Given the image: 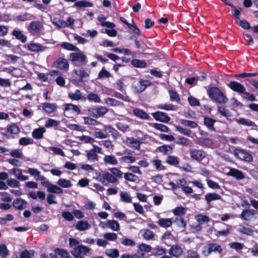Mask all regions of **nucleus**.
<instances>
[{
  "instance_id": "9",
  "label": "nucleus",
  "mask_w": 258,
  "mask_h": 258,
  "mask_svg": "<svg viewBox=\"0 0 258 258\" xmlns=\"http://www.w3.org/2000/svg\"><path fill=\"white\" fill-rule=\"evenodd\" d=\"M55 68L60 70L68 71L69 69L68 60L64 58L59 57L53 63Z\"/></svg>"
},
{
  "instance_id": "41",
  "label": "nucleus",
  "mask_w": 258,
  "mask_h": 258,
  "mask_svg": "<svg viewBox=\"0 0 258 258\" xmlns=\"http://www.w3.org/2000/svg\"><path fill=\"white\" fill-rule=\"evenodd\" d=\"M60 46L62 48L70 51H80V49L72 43L69 42H62Z\"/></svg>"
},
{
  "instance_id": "54",
  "label": "nucleus",
  "mask_w": 258,
  "mask_h": 258,
  "mask_svg": "<svg viewBox=\"0 0 258 258\" xmlns=\"http://www.w3.org/2000/svg\"><path fill=\"white\" fill-rule=\"evenodd\" d=\"M7 132L11 134L16 135L20 132V129L16 124L12 123L8 127Z\"/></svg>"
},
{
  "instance_id": "35",
  "label": "nucleus",
  "mask_w": 258,
  "mask_h": 258,
  "mask_svg": "<svg viewBox=\"0 0 258 258\" xmlns=\"http://www.w3.org/2000/svg\"><path fill=\"white\" fill-rule=\"evenodd\" d=\"M102 178L112 183L118 181L116 177H115L112 173H110L108 172H105L103 174Z\"/></svg>"
},
{
  "instance_id": "44",
  "label": "nucleus",
  "mask_w": 258,
  "mask_h": 258,
  "mask_svg": "<svg viewBox=\"0 0 258 258\" xmlns=\"http://www.w3.org/2000/svg\"><path fill=\"white\" fill-rule=\"evenodd\" d=\"M93 6V3L85 1H80L76 2L73 6L74 7L78 8L92 7Z\"/></svg>"
},
{
  "instance_id": "34",
  "label": "nucleus",
  "mask_w": 258,
  "mask_h": 258,
  "mask_svg": "<svg viewBox=\"0 0 258 258\" xmlns=\"http://www.w3.org/2000/svg\"><path fill=\"white\" fill-rule=\"evenodd\" d=\"M158 225L163 228H168L172 225V221L171 219L161 218L158 221Z\"/></svg>"
},
{
  "instance_id": "8",
  "label": "nucleus",
  "mask_w": 258,
  "mask_h": 258,
  "mask_svg": "<svg viewBox=\"0 0 258 258\" xmlns=\"http://www.w3.org/2000/svg\"><path fill=\"white\" fill-rule=\"evenodd\" d=\"M190 156L194 160L201 162L206 156V153L202 149H191L189 150Z\"/></svg>"
},
{
  "instance_id": "62",
  "label": "nucleus",
  "mask_w": 258,
  "mask_h": 258,
  "mask_svg": "<svg viewBox=\"0 0 258 258\" xmlns=\"http://www.w3.org/2000/svg\"><path fill=\"white\" fill-rule=\"evenodd\" d=\"M121 200L126 203L132 202V198L127 192H121L120 194Z\"/></svg>"
},
{
  "instance_id": "17",
  "label": "nucleus",
  "mask_w": 258,
  "mask_h": 258,
  "mask_svg": "<svg viewBox=\"0 0 258 258\" xmlns=\"http://www.w3.org/2000/svg\"><path fill=\"white\" fill-rule=\"evenodd\" d=\"M173 147L169 145H163L157 147L156 151L162 153L164 155L171 154L173 152Z\"/></svg>"
},
{
  "instance_id": "13",
  "label": "nucleus",
  "mask_w": 258,
  "mask_h": 258,
  "mask_svg": "<svg viewBox=\"0 0 258 258\" xmlns=\"http://www.w3.org/2000/svg\"><path fill=\"white\" fill-rule=\"evenodd\" d=\"M227 175L234 177L238 180H242L245 178L244 174L241 171L234 168H231Z\"/></svg>"
},
{
  "instance_id": "26",
  "label": "nucleus",
  "mask_w": 258,
  "mask_h": 258,
  "mask_svg": "<svg viewBox=\"0 0 258 258\" xmlns=\"http://www.w3.org/2000/svg\"><path fill=\"white\" fill-rule=\"evenodd\" d=\"M174 141L176 144L184 146H188L191 143V141L188 139L181 136H178L175 138Z\"/></svg>"
},
{
  "instance_id": "58",
  "label": "nucleus",
  "mask_w": 258,
  "mask_h": 258,
  "mask_svg": "<svg viewBox=\"0 0 258 258\" xmlns=\"http://www.w3.org/2000/svg\"><path fill=\"white\" fill-rule=\"evenodd\" d=\"M151 163L155 166L156 169L158 171L164 170L165 167L162 165V161L159 159H155L152 161Z\"/></svg>"
},
{
  "instance_id": "32",
  "label": "nucleus",
  "mask_w": 258,
  "mask_h": 258,
  "mask_svg": "<svg viewBox=\"0 0 258 258\" xmlns=\"http://www.w3.org/2000/svg\"><path fill=\"white\" fill-rule=\"evenodd\" d=\"M205 197L208 204L213 201L219 200L222 199L220 195L215 192L208 193L205 196Z\"/></svg>"
},
{
  "instance_id": "14",
  "label": "nucleus",
  "mask_w": 258,
  "mask_h": 258,
  "mask_svg": "<svg viewBox=\"0 0 258 258\" xmlns=\"http://www.w3.org/2000/svg\"><path fill=\"white\" fill-rule=\"evenodd\" d=\"M26 45L27 47H25L27 48L28 50L32 52H42L46 48V47L42 46L40 44L33 42L27 44Z\"/></svg>"
},
{
  "instance_id": "59",
  "label": "nucleus",
  "mask_w": 258,
  "mask_h": 258,
  "mask_svg": "<svg viewBox=\"0 0 258 258\" xmlns=\"http://www.w3.org/2000/svg\"><path fill=\"white\" fill-rule=\"evenodd\" d=\"M132 24H130L129 27H127L130 30H131L135 34L138 35H141V32L138 27V26L135 23L134 19H132Z\"/></svg>"
},
{
  "instance_id": "31",
  "label": "nucleus",
  "mask_w": 258,
  "mask_h": 258,
  "mask_svg": "<svg viewBox=\"0 0 258 258\" xmlns=\"http://www.w3.org/2000/svg\"><path fill=\"white\" fill-rule=\"evenodd\" d=\"M90 225L87 221L83 220L79 221L75 226V228L78 230L82 231L89 229Z\"/></svg>"
},
{
  "instance_id": "30",
  "label": "nucleus",
  "mask_w": 258,
  "mask_h": 258,
  "mask_svg": "<svg viewBox=\"0 0 258 258\" xmlns=\"http://www.w3.org/2000/svg\"><path fill=\"white\" fill-rule=\"evenodd\" d=\"M27 172L32 176L35 177L36 179L37 180H44L45 177L44 176L40 175V172L37 169L30 168L28 169Z\"/></svg>"
},
{
  "instance_id": "46",
  "label": "nucleus",
  "mask_w": 258,
  "mask_h": 258,
  "mask_svg": "<svg viewBox=\"0 0 258 258\" xmlns=\"http://www.w3.org/2000/svg\"><path fill=\"white\" fill-rule=\"evenodd\" d=\"M186 212V208L182 206L177 207L173 210V213L176 216L184 215Z\"/></svg>"
},
{
  "instance_id": "10",
  "label": "nucleus",
  "mask_w": 258,
  "mask_h": 258,
  "mask_svg": "<svg viewBox=\"0 0 258 258\" xmlns=\"http://www.w3.org/2000/svg\"><path fill=\"white\" fill-rule=\"evenodd\" d=\"M234 152L235 154L241 160L248 162H251L253 160L252 155L244 150L236 149Z\"/></svg>"
},
{
  "instance_id": "38",
  "label": "nucleus",
  "mask_w": 258,
  "mask_h": 258,
  "mask_svg": "<svg viewBox=\"0 0 258 258\" xmlns=\"http://www.w3.org/2000/svg\"><path fill=\"white\" fill-rule=\"evenodd\" d=\"M227 229L224 230L218 231L215 229V234L217 237H220V236H227L230 233V231L232 229L231 226L227 225Z\"/></svg>"
},
{
  "instance_id": "33",
  "label": "nucleus",
  "mask_w": 258,
  "mask_h": 258,
  "mask_svg": "<svg viewBox=\"0 0 258 258\" xmlns=\"http://www.w3.org/2000/svg\"><path fill=\"white\" fill-rule=\"evenodd\" d=\"M73 72L79 77V82H83L84 78H88L89 77V74L84 70H74Z\"/></svg>"
},
{
  "instance_id": "50",
  "label": "nucleus",
  "mask_w": 258,
  "mask_h": 258,
  "mask_svg": "<svg viewBox=\"0 0 258 258\" xmlns=\"http://www.w3.org/2000/svg\"><path fill=\"white\" fill-rule=\"evenodd\" d=\"M236 122L238 124H243L248 126H252L254 124V122L252 121L242 117L237 119Z\"/></svg>"
},
{
  "instance_id": "51",
  "label": "nucleus",
  "mask_w": 258,
  "mask_h": 258,
  "mask_svg": "<svg viewBox=\"0 0 258 258\" xmlns=\"http://www.w3.org/2000/svg\"><path fill=\"white\" fill-rule=\"evenodd\" d=\"M35 17L28 13H26L24 15H19L17 17V19L18 21H25L27 20H31L34 19Z\"/></svg>"
},
{
  "instance_id": "4",
  "label": "nucleus",
  "mask_w": 258,
  "mask_h": 258,
  "mask_svg": "<svg viewBox=\"0 0 258 258\" xmlns=\"http://www.w3.org/2000/svg\"><path fill=\"white\" fill-rule=\"evenodd\" d=\"M150 84L149 81L141 79L134 81L132 88L135 93H139L144 91Z\"/></svg>"
},
{
  "instance_id": "43",
  "label": "nucleus",
  "mask_w": 258,
  "mask_h": 258,
  "mask_svg": "<svg viewBox=\"0 0 258 258\" xmlns=\"http://www.w3.org/2000/svg\"><path fill=\"white\" fill-rule=\"evenodd\" d=\"M105 253L110 258H117L119 256V250L117 249H107L105 250Z\"/></svg>"
},
{
  "instance_id": "18",
  "label": "nucleus",
  "mask_w": 258,
  "mask_h": 258,
  "mask_svg": "<svg viewBox=\"0 0 258 258\" xmlns=\"http://www.w3.org/2000/svg\"><path fill=\"white\" fill-rule=\"evenodd\" d=\"M12 35L17 39L20 40L22 43H25L27 41V36L24 34L22 31L18 29L13 30L12 32Z\"/></svg>"
},
{
  "instance_id": "40",
  "label": "nucleus",
  "mask_w": 258,
  "mask_h": 258,
  "mask_svg": "<svg viewBox=\"0 0 258 258\" xmlns=\"http://www.w3.org/2000/svg\"><path fill=\"white\" fill-rule=\"evenodd\" d=\"M107 225V224H105ZM107 225L113 231H118L120 229L119 224L117 221L114 220H109L107 221Z\"/></svg>"
},
{
  "instance_id": "27",
  "label": "nucleus",
  "mask_w": 258,
  "mask_h": 258,
  "mask_svg": "<svg viewBox=\"0 0 258 258\" xmlns=\"http://www.w3.org/2000/svg\"><path fill=\"white\" fill-rule=\"evenodd\" d=\"M103 130L104 131H108L109 133H111L112 137L114 140H116L118 138V132L113 128L111 125H104Z\"/></svg>"
},
{
  "instance_id": "37",
  "label": "nucleus",
  "mask_w": 258,
  "mask_h": 258,
  "mask_svg": "<svg viewBox=\"0 0 258 258\" xmlns=\"http://www.w3.org/2000/svg\"><path fill=\"white\" fill-rule=\"evenodd\" d=\"M166 162L170 165L177 166L179 163V160L176 156L169 155L166 159Z\"/></svg>"
},
{
  "instance_id": "63",
  "label": "nucleus",
  "mask_w": 258,
  "mask_h": 258,
  "mask_svg": "<svg viewBox=\"0 0 258 258\" xmlns=\"http://www.w3.org/2000/svg\"><path fill=\"white\" fill-rule=\"evenodd\" d=\"M9 250L5 244L0 245V256L3 258L6 257L9 255Z\"/></svg>"
},
{
  "instance_id": "6",
  "label": "nucleus",
  "mask_w": 258,
  "mask_h": 258,
  "mask_svg": "<svg viewBox=\"0 0 258 258\" xmlns=\"http://www.w3.org/2000/svg\"><path fill=\"white\" fill-rule=\"evenodd\" d=\"M27 29L33 35H37L40 34L43 29V25L39 21H34L29 24Z\"/></svg>"
},
{
  "instance_id": "53",
  "label": "nucleus",
  "mask_w": 258,
  "mask_h": 258,
  "mask_svg": "<svg viewBox=\"0 0 258 258\" xmlns=\"http://www.w3.org/2000/svg\"><path fill=\"white\" fill-rule=\"evenodd\" d=\"M59 122L56 120L48 118L45 123L44 126L47 128L56 127L59 125Z\"/></svg>"
},
{
  "instance_id": "61",
  "label": "nucleus",
  "mask_w": 258,
  "mask_h": 258,
  "mask_svg": "<svg viewBox=\"0 0 258 258\" xmlns=\"http://www.w3.org/2000/svg\"><path fill=\"white\" fill-rule=\"evenodd\" d=\"M218 112L223 116L228 117L231 116V112L224 107H218Z\"/></svg>"
},
{
  "instance_id": "36",
  "label": "nucleus",
  "mask_w": 258,
  "mask_h": 258,
  "mask_svg": "<svg viewBox=\"0 0 258 258\" xmlns=\"http://www.w3.org/2000/svg\"><path fill=\"white\" fill-rule=\"evenodd\" d=\"M132 66L138 68H145L147 67V63L145 61L139 59H133L131 61Z\"/></svg>"
},
{
  "instance_id": "22",
  "label": "nucleus",
  "mask_w": 258,
  "mask_h": 258,
  "mask_svg": "<svg viewBox=\"0 0 258 258\" xmlns=\"http://www.w3.org/2000/svg\"><path fill=\"white\" fill-rule=\"evenodd\" d=\"M27 203L21 198H17L13 202V206L18 210H22L26 207Z\"/></svg>"
},
{
  "instance_id": "3",
  "label": "nucleus",
  "mask_w": 258,
  "mask_h": 258,
  "mask_svg": "<svg viewBox=\"0 0 258 258\" xmlns=\"http://www.w3.org/2000/svg\"><path fill=\"white\" fill-rule=\"evenodd\" d=\"M88 111L91 116L97 118L105 114L108 111V109L102 106H93L89 108Z\"/></svg>"
},
{
  "instance_id": "12",
  "label": "nucleus",
  "mask_w": 258,
  "mask_h": 258,
  "mask_svg": "<svg viewBox=\"0 0 258 258\" xmlns=\"http://www.w3.org/2000/svg\"><path fill=\"white\" fill-rule=\"evenodd\" d=\"M227 86L233 91L241 94L244 91L245 87L236 81H230Z\"/></svg>"
},
{
  "instance_id": "64",
  "label": "nucleus",
  "mask_w": 258,
  "mask_h": 258,
  "mask_svg": "<svg viewBox=\"0 0 258 258\" xmlns=\"http://www.w3.org/2000/svg\"><path fill=\"white\" fill-rule=\"evenodd\" d=\"M185 258H200V256L197 251L189 249L187 251Z\"/></svg>"
},
{
  "instance_id": "7",
  "label": "nucleus",
  "mask_w": 258,
  "mask_h": 258,
  "mask_svg": "<svg viewBox=\"0 0 258 258\" xmlns=\"http://www.w3.org/2000/svg\"><path fill=\"white\" fill-rule=\"evenodd\" d=\"M90 248L83 245H78L72 251V254L76 258H86L84 255L89 252Z\"/></svg>"
},
{
  "instance_id": "25",
  "label": "nucleus",
  "mask_w": 258,
  "mask_h": 258,
  "mask_svg": "<svg viewBox=\"0 0 258 258\" xmlns=\"http://www.w3.org/2000/svg\"><path fill=\"white\" fill-rule=\"evenodd\" d=\"M68 96L72 100H83L85 101L87 99L86 97L82 96L81 91L78 89L76 90L74 93H69Z\"/></svg>"
},
{
  "instance_id": "2",
  "label": "nucleus",
  "mask_w": 258,
  "mask_h": 258,
  "mask_svg": "<svg viewBox=\"0 0 258 258\" xmlns=\"http://www.w3.org/2000/svg\"><path fill=\"white\" fill-rule=\"evenodd\" d=\"M79 52L71 53L70 54V60L73 63L74 66L77 64L76 62H78L80 65H85L87 62V57L84 53L80 50Z\"/></svg>"
},
{
  "instance_id": "52",
  "label": "nucleus",
  "mask_w": 258,
  "mask_h": 258,
  "mask_svg": "<svg viewBox=\"0 0 258 258\" xmlns=\"http://www.w3.org/2000/svg\"><path fill=\"white\" fill-rule=\"evenodd\" d=\"M152 126L156 130L163 132H168L169 131V127L163 124L158 123H154Z\"/></svg>"
},
{
  "instance_id": "57",
  "label": "nucleus",
  "mask_w": 258,
  "mask_h": 258,
  "mask_svg": "<svg viewBox=\"0 0 258 258\" xmlns=\"http://www.w3.org/2000/svg\"><path fill=\"white\" fill-rule=\"evenodd\" d=\"M87 157L88 160L91 161H97L98 160V156L92 150H89L87 153Z\"/></svg>"
},
{
  "instance_id": "20",
  "label": "nucleus",
  "mask_w": 258,
  "mask_h": 258,
  "mask_svg": "<svg viewBox=\"0 0 258 258\" xmlns=\"http://www.w3.org/2000/svg\"><path fill=\"white\" fill-rule=\"evenodd\" d=\"M134 115L138 118L149 120L150 118L148 114L144 110L139 108H134L133 110Z\"/></svg>"
},
{
  "instance_id": "1",
  "label": "nucleus",
  "mask_w": 258,
  "mask_h": 258,
  "mask_svg": "<svg viewBox=\"0 0 258 258\" xmlns=\"http://www.w3.org/2000/svg\"><path fill=\"white\" fill-rule=\"evenodd\" d=\"M209 97L214 102L220 104H226L228 99L217 87H209L207 90Z\"/></svg>"
},
{
  "instance_id": "16",
  "label": "nucleus",
  "mask_w": 258,
  "mask_h": 258,
  "mask_svg": "<svg viewBox=\"0 0 258 258\" xmlns=\"http://www.w3.org/2000/svg\"><path fill=\"white\" fill-rule=\"evenodd\" d=\"M169 253L171 256L178 257L182 254L183 249L179 245H172L169 249Z\"/></svg>"
},
{
  "instance_id": "15",
  "label": "nucleus",
  "mask_w": 258,
  "mask_h": 258,
  "mask_svg": "<svg viewBox=\"0 0 258 258\" xmlns=\"http://www.w3.org/2000/svg\"><path fill=\"white\" fill-rule=\"evenodd\" d=\"M57 109V105L54 103L45 102L42 104V110L46 113L50 114L54 112Z\"/></svg>"
},
{
  "instance_id": "45",
  "label": "nucleus",
  "mask_w": 258,
  "mask_h": 258,
  "mask_svg": "<svg viewBox=\"0 0 258 258\" xmlns=\"http://www.w3.org/2000/svg\"><path fill=\"white\" fill-rule=\"evenodd\" d=\"M64 106V111L72 110L77 113V114H80L81 112L79 107L76 105H74L71 103H66Z\"/></svg>"
},
{
  "instance_id": "55",
  "label": "nucleus",
  "mask_w": 258,
  "mask_h": 258,
  "mask_svg": "<svg viewBox=\"0 0 258 258\" xmlns=\"http://www.w3.org/2000/svg\"><path fill=\"white\" fill-rule=\"evenodd\" d=\"M239 226L241 227V228L238 229V231L239 233L248 236H251L253 235L254 231L252 229L245 227L240 225Z\"/></svg>"
},
{
  "instance_id": "49",
  "label": "nucleus",
  "mask_w": 258,
  "mask_h": 258,
  "mask_svg": "<svg viewBox=\"0 0 258 258\" xmlns=\"http://www.w3.org/2000/svg\"><path fill=\"white\" fill-rule=\"evenodd\" d=\"M47 191L52 194H60L63 192V190L60 187L52 184L48 187Z\"/></svg>"
},
{
  "instance_id": "42",
  "label": "nucleus",
  "mask_w": 258,
  "mask_h": 258,
  "mask_svg": "<svg viewBox=\"0 0 258 258\" xmlns=\"http://www.w3.org/2000/svg\"><path fill=\"white\" fill-rule=\"evenodd\" d=\"M103 160L105 163L110 165H115L118 163L117 159L113 155H105Z\"/></svg>"
},
{
  "instance_id": "11",
  "label": "nucleus",
  "mask_w": 258,
  "mask_h": 258,
  "mask_svg": "<svg viewBox=\"0 0 258 258\" xmlns=\"http://www.w3.org/2000/svg\"><path fill=\"white\" fill-rule=\"evenodd\" d=\"M152 115L156 120L164 123H168L171 119L166 113L162 111H156L152 113Z\"/></svg>"
},
{
  "instance_id": "23",
  "label": "nucleus",
  "mask_w": 258,
  "mask_h": 258,
  "mask_svg": "<svg viewBox=\"0 0 258 258\" xmlns=\"http://www.w3.org/2000/svg\"><path fill=\"white\" fill-rule=\"evenodd\" d=\"M45 132L46 130L43 127L37 128L33 130L32 136L35 139H41L43 138V134Z\"/></svg>"
},
{
  "instance_id": "48",
  "label": "nucleus",
  "mask_w": 258,
  "mask_h": 258,
  "mask_svg": "<svg viewBox=\"0 0 258 258\" xmlns=\"http://www.w3.org/2000/svg\"><path fill=\"white\" fill-rule=\"evenodd\" d=\"M86 98L90 102L100 103L101 101L99 96L97 94L92 92L89 93Z\"/></svg>"
},
{
  "instance_id": "21",
  "label": "nucleus",
  "mask_w": 258,
  "mask_h": 258,
  "mask_svg": "<svg viewBox=\"0 0 258 258\" xmlns=\"http://www.w3.org/2000/svg\"><path fill=\"white\" fill-rule=\"evenodd\" d=\"M198 144L204 147L212 148L214 143L212 139L201 138L198 140Z\"/></svg>"
},
{
  "instance_id": "29",
  "label": "nucleus",
  "mask_w": 258,
  "mask_h": 258,
  "mask_svg": "<svg viewBox=\"0 0 258 258\" xmlns=\"http://www.w3.org/2000/svg\"><path fill=\"white\" fill-rule=\"evenodd\" d=\"M103 130L104 131H108L109 133H111L112 137L114 140H116L118 138V132L113 128L111 125H104Z\"/></svg>"
},
{
  "instance_id": "56",
  "label": "nucleus",
  "mask_w": 258,
  "mask_h": 258,
  "mask_svg": "<svg viewBox=\"0 0 258 258\" xmlns=\"http://www.w3.org/2000/svg\"><path fill=\"white\" fill-rule=\"evenodd\" d=\"M180 123L184 126H188L192 128H196L198 126L197 123L192 120L181 119L180 120Z\"/></svg>"
},
{
  "instance_id": "28",
  "label": "nucleus",
  "mask_w": 258,
  "mask_h": 258,
  "mask_svg": "<svg viewBox=\"0 0 258 258\" xmlns=\"http://www.w3.org/2000/svg\"><path fill=\"white\" fill-rule=\"evenodd\" d=\"M103 130L104 131H108L109 133H111L112 137L114 140H116L118 138V132L113 128L111 125H104Z\"/></svg>"
},
{
  "instance_id": "47",
  "label": "nucleus",
  "mask_w": 258,
  "mask_h": 258,
  "mask_svg": "<svg viewBox=\"0 0 258 258\" xmlns=\"http://www.w3.org/2000/svg\"><path fill=\"white\" fill-rule=\"evenodd\" d=\"M57 184L63 188H69L72 185L70 180L64 178H60L58 179L57 181Z\"/></svg>"
},
{
  "instance_id": "60",
  "label": "nucleus",
  "mask_w": 258,
  "mask_h": 258,
  "mask_svg": "<svg viewBox=\"0 0 258 258\" xmlns=\"http://www.w3.org/2000/svg\"><path fill=\"white\" fill-rule=\"evenodd\" d=\"M19 144L22 146H27L34 143V140L31 138L22 137L19 139Z\"/></svg>"
},
{
  "instance_id": "5",
  "label": "nucleus",
  "mask_w": 258,
  "mask_h": 258,
  "mask_svg": "<svg viewBox=\"0 0 258 258\" xmlns=\"http://www.w3.org/2000/svg\"><path fill=\"white\" fill-rule=\"evenodd\" d=\"M212 252H218L222 254L223 249L221 245L217 243H209L207 246H205L202 251V253L206 256H209Z\"/></svg>"
},
{
  "instance_id": "24",
  "label": "nucleus",
  "mask_w": 258,
  "mask_h": 258,
  "mask_svg": "<svg viewBox=\"0 0 258 258\" xmlns=\"http://www.w3.org/2000/svg\"><path fill=\"white\" fill-rule=\"evenodd\" d=\"M216 120L210 117L205 116L204 118V124L207 127V128L210 130L215 132V128L214 126Z\"/></svg>"
},
{
  "instance_id": "19",
  "label": "nucleus",
  "mask_w": 258,
  "mask_h": 258,
  "mask_svg": "<svg viewBox=\"0 0 258 258\" xmlns=\"http://www.w3.org/2000/svg\"><path fill=\"white\" fill-rule=\"evenodd\" d=\"M256 212L253 209H245L243 210L240 215V217L241 219L245 221H249L250 217L254 216Z\"/></svg>"
},
{
  "instance_id": "39",
  "label": "nucleus",
  "mask_w": 258,
  "mask_h": 258,
  "mask_svg": "<svg viewBox=\"0 0 258 258\" xmlns=\"http://www.w3.org/2000/svg\"><path fill=\"white\" fill-rule=\"evenodd\" d=\"M168 93L170 96V100L171 101L179 103L180 101V98L179 95L174 90H169Z\"/></svg>"
}]
</instances>
